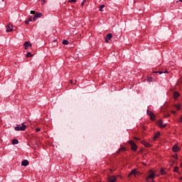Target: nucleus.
Segmentation results:
<instances>
[{
    "label": "nucleus",
    "instance_id": "nucleus-14",
    "mask_svg": "<svg viewBox=\"0 0 182 182\" xmlns=\"http://www.w3.org/2000/svg\"><path fill=\"white\" fill-rule=\"evenodd\" d=\"M159 137H160V132H157L156 134H154V140L159 139Z\"/></svg>",
    "mask_w": 182,
    "mask_h": 182
},
{
    "label": "nucleus",
    "instance_id": "nucleus-42",
    "mask_svg": "<svg viewBox=\"0 0 182 182\" xmlns=\"http://www.w3.org/2000/svg\"><path fill=\"white\" fill-rule=\"evenodd\" d=\"M181 167H182V163L181 164Z\"/></svg>",
    "mask_w": 182,
    "mask_h": 182
},
{
    "label": "nucleus",
    "instance_id": "nucleus-27",
    "mask_svg": "<svg viewBox=\"0 0 182 182\" xmlns=\"http://www.w3.org/2000/svg\"><path fill=\"white\" fill-rule=\"evenodd\" d=\"M28 22H32V16H30L28 20Z\"/></svg>",
    "mask_w": 182,
    "mask_h": 182
},
{
    "label": "nucleus",
    "instance_id": "nucleus-18",
    "mask_svg": "<svg viewBox=\"0 0 182 182\" xmlns=\"http://www.w3.org/2000/svg\"><path fill=\"white\" fill-rule=\"evenodd\" d=\"M155 73H159V75H162V73H168V72L167 70H166L165 72L156 71V72H155Z\"/></svg>",
    "mask_w": 182,
    "mask_h": 182
},
{
    "label": "nucleus",
    "instance_id": "nucleus-5",
    "mask_svg": "<svg viewBox=\"0 0 182 182\" xmlns=\"http://www.w3.org/2000/svg\"><path fill=\"white\" fill-rule=\"evenodd\" d=\"M146 113L147 114H149V116H150V119L151 120H154V114L153 113V112L148 109Z\"/></svg>",
    "mask_w": 182,
    "mask_h": 182
},
{
    "label": "nucleus",
    "instance_id": "nucleus-21",
    "mask_svg": "<svg viewBox=\"0 0 182 182\" xmlns=\"http://www.w3.org/2000/svg\"><path fill=\"white\" fill-rule=\"evenodd\" d=\"M175 107H176V109H177V110H180L181 109V105H175Z\"/></svg>",
    "mask_w": 182,
    "mask_h": 182
},
{
    "label": "nucleus",
    "instance_id": "nucleus-40",
    "mask_svg": "<svg viewBox=\"0 0 182 182\" xmlns=\"http://www.w3.org/2000/svg\"><path fill=\"white\" fill-rule=\"evenodd\" d=\"M70 83H73V80H70Z\"/></svg>",
    "mask_w": 182,
    "mask_h": 182
},
{
    "label": "nucleus",
    "instance_id": "nucleus-20",
    "mask_svg": "<svg viewBox=\"0 0 182 182\" xmlns=\"http://www.w3.org/2000/svg\"><path fill=\"white\" fill-rule=\"evenodd\" d=\"M160 173L161 174V176H164L166 174V171H164V169L161 168L160 170Z\"/></svg>",
    "mask_w": 182,
    "mask_h": 182
},
{
    "label": "nucleus",
    "instance_id": "nucleus-32",
    "mask_svg": "<svg viewBox=\"0 0 182 182\" xmlns=\"http://www.w3.org/2000/svg\"><path fill=\"white\" fill-rule=\"evenodd\" d=\"M31 14L32 15H35V11H31Z\"/></svg>",
    "mask_w": 182,
    "mask_h": 182
},
{
    "label": "nucleus",
    "instance_id": "nucleus-2",
    "mask_svg": "<svg viewBox=\"0 0 182 182\" xmlns=\"http://www.w3.org/2000/svg\"><path fill=\"white\" fill-rule=\"evenodd\" d=\"M129 144L131 146V149L133 150L134 151H136L137 150V145H136V143L133 141H129Z\"/></svg>",
    "mask_w": 182,
    "mask_h": 182
},
{
    "label": "nucleus",
    "instance_id": "nucleus-41",
    "mask_svg": "<svg viewBox=\"0 0 182 182\" xmlns=\"http://www.w3.org/2000/svg\"><path fill=\"white\" fill-rule=\"evenodd\" d=\"M136 139V140H139V138H135Z\"/></svg>",
    "mask_w": 182,
    "mask_h": 182
},
{
    "label": "nucleus",
    "instance_id": "nucleus-13",
    "mask_svg": "<svg viewBox=\"0 0 182 182\" xmlns=\"http://www.w3.org/2000/svg\"><path fill=\"white\" fill-rule=\"evenodd\" d=\"M130 176H136V169L132 170L129 174V177H130Z\"/></svg>",
    "mask_w": 182,
    "mask_h": 182
},
{
    "label": "nucleus",
    "instance_id": "nucleus-9",
    "mask_svg": "<svg viewBox=\"0 0 182 182\" xmlns=\"http://www.w3.org/2000/svg\"><path fill=\"white\" fill-rule=\"evenodd\" d=\"M112 33L107 34L105 37V42L109 43V41H110V38H112Z\"/></svg>",
    "mask_w": 182,
    "mask_h": 182
},
{
    "label": "nucleus",
    "instance_id": "nucleus-39",
    "mask_svg": "<svg viewBox=\"0 0 182 182\" xmlns=\"http://www.w3.org/2000/svg\"><path fill=\"white\" fill-rule=\"evenodd\" d=\"M168 116H170L169 114H167L165 116V117H168Z\"/></svg>",
    "mask_w": 182,
    "mask_h": 182
},
{
    "label": "nucleus",
    "instance_id": "nucleus-24",
    "mask_svg": "<svg viewBox=\"0 0 182 182\" xmlns=\"http://www.w3.org/2000/svg\"><path fill=\"white\" fill-rule=\"evenodd\" d=\"M99 8H100V12H102V11H103V10H102L103 8H105V5H100Z\"/></svg>",
    "mask_w": 182,
    "mask_h": 182
},
{
    "label": "nucleus",
    "instance_id": "nucleus-17",
    "mask_svg": "<svg viewBox=\"0 0 182 182\" xmlns=\"http://www.w3.org/2000/svg\"><path fill=\"white\" fill-rule=\"evenodd\" d=\"M36 18H41V16H42V13H37L35 14Z\"/></svg>",
    "mask_w": 182,
    "mask_h": 182
},
{
    "label": "nucleus",
    "instance_id": "nucleus-7",
    "mask_svg": "<svg viewBox=\"0 0 182 182\" xmlns=\"http://www.w3.org/2000/svg\"><path fill=\"white\" fill-rule=\"evenodd\" d=\"M173 151H174L175 153H177V151H180V147H178V146H177V144H175L173 148H172Z\"/></svg>",
    "mask_w": 182,
    "mask_h": 182
},
{
    "label": "nucleus",
    "instance_id": "nucleus-36",
    "mask_svg": "<svg viewBox=\"0 0 182 182\" xmlns=\"http://www.w3.org/2000/svg\"><path fill=\"white\" fill-rule=\"evenodd\" d=\"M174 159H178V156L177 155L173 156Z\"/></svg>",
    "mask_w": 182,
    "mask_h": 182
},
{
    "label": "nucleus",
    "instance_id": "nucleus-29",
    "mask_svg": "<svg viewBox=\"0 0 182 182\" xmlns=\"http://www.w3.org/2000/svg\"><path fill=\"white\" fill-rule=\"evenodd\" d=\"M68 2H73L75 4V2H76V0H69Z\"/></svg>",
    "mask_w": 182,
    "mask_h": 182
},
{
    "label": "nucleus",
    "instance_id": "nucleus-33",
    "mask_svg": "<svg viewBox=\"0 0 182 182\" xmlns=\"http://www.w3.org/2000/svg\"><path fill=\"white\" fill-rule=\"evenodd\" d=\"M25 23H26V25H28V24L29 23V21H28V20H26V21H25Z\"/></svg>",
    "mask_w": 182,
    "mask_h": 182
},
{
    "label": "nucleus",
    "instance_id": "nucleus-3",
    "mask_svg": "<svg viewBox=\"0 0 182 182\" xmlns=\"http://www.w3.org/2000/svg\"><path fill=\"white\" fill-rule=\"evenodd\" d=\"M155 176H156V174L154 173V172H153V171H149V175L146 178V181L149 182V179H150V178H154Z\"/></svg>",
    "mask_w": 182,
    "mask_h": 182
},
{
    "label": "nucleus",
    "instance_id": "nucleus-23",
    "mask_svg": "<svg viewBox=\"0 0 182 182\" xmlns=\"http://www.w3.org/2000/svg\"><path fill=\"white\" fill-rule=\"evenodd\" d=\"M33 55L31 53V52L27 53L26 58H32Z\"/></svg>",
    "mask_w": 182,
    "mask_h": 182
},
{
    "label": "nucleus",
    "instance_id": "nucleus-22",
    "mask_svg": "<svg viewBox=\"0 0 182 182\" xmlns=\"http://www.w3.org/2000/svg\"><path fill=\"white\" fill-rule=\"evenodd\" d=\"M63 45H69V41H67V40H64V41H63Z\"/></svg>",
    "mask_w": 182,
    "mask_h": 182
},
{
    "label": "nucleus",
    "instance_id": "nucleus-16",
    "mask_svg": "<svg viewBox=\"0 0 182 182\" xmlns=\"http://www.w3.org/2000/svg\"><path fill=\"white\" fill-rule=\"evenodd\" d=\"M120 151H126V149L124 147H122V148L119 149L118 151H117V154H119V153H120Z\"/></svg>",
    "mask_w": 182,
    "mask_h": 182
},
{
    "label": "nucleus",
    "instance_id": "nucleus-15",
    "mask_svg": "<svg viewBox=\"0 0 182 182\" xmlns=\"http://www.w3.org/2000/svg\"><path fill=\"white\" fill-rule=\"evenodd\" d=\"M142 144L145 146V147H150L151 144H149V142L142 141Z\"/></svg>",
    "mask_w": 182,
    "mask_h": 182
},
{
    "label": "nucleus",
    "instance_id": "nucleus-34",
    "mask_svg": "<svg viewBox=\"0 0 182 182\" xmlns=\"http://www.w3.org/2000/svg\"><path fill=\"white\" fill-rule=\"evenodd\" d=\"M36 131L38 132H41V128H37L36 129Z\"/></svg>",
    "mask_w": 182,
    "mask_h": 182
},
{
    "label": "nucleus",
    "instance_id": "nucleus-19",
    "mask_svg": "<svg viewBox=\"0 0 182 182\" xmlns=\"http://www.w3.org/2000/svg\"><path fill=\"white\" fill-rule=\"evenodd\" d=\"M18 143H19V141H18V139L12 140V144H18Z\"/></svg>",
    "mask_w": 182,
    "mask_h": 182
},
{
    "label": "nucleus",
    "instance_id": "nucleus-30",
    "mask_svg": "<svg viewBox=\"0 0 182 182\" xmlns=\"http://www.w3.org/2000/svg\"><path fill=\"white\" fill-rule=\"evenodd\" d=\"M36 19H38L37 17H36V16H34V17L33 18V21L35 22L36 21Z\"/></svg>",
    "mask_w": 182,
    "mask_h": 182
},
{
    "label": "nucleus",
    "instance_id": "nucleus-12",
    "mask_svg": "<svg viewBox=\"0 0 182 182\" xmlns=\"http://www.w3.org/2000/svg\"><path fill=\"white\" fill-rule=\"evenodd\" d=\"M178 97H180V93H178V92H175L173 93V98L177 99Z\"/></svg>",
    "mask_w": 182,
    "mask_h": 182
},
{
    "label": "nucleus",
    "instance_id": "nucleus-8",
    "mask_svg": "<svg viewBox=\"0 0 182 182\" xmlns=\"http://www.w3.org/2000/svg\"><path fill=\"white\" fill-rule=\"evenodd\" d=\"M108 182H116V176H109Z\"/></svg>",
    "mask_w": 182,
    "mask_h": 182
},
{
    "label": "nucleus",
    "instance_id": "nucleus-25",
    "mask_svg": "<svg viewBox=\"0 0 182 182\" xmlns=\"http://www.w3.org/2000/svg\"><path fill=\"white\" fill-rule=\"evenodd\" d=\"M173 171H174L175 173H178V167L176 166V167L174 168V169H173Z\"/></svg>",
    "mask_w": 182,
    "mask_h": 182
},
{
    "label": "nucleus",
    "instance_id": "nucleus-43",
    "mask_svg": "<svg viewBox=\"0 0 182 182\" xmlns=\"http://www.w3.org/2000/svg\"><path fill=\"white\" fill-rule=\"evenodd\" d=\"M181 180H182V176L181 177Z\"/></svg>",
    "mask_w": 182,
    "mask_h": 182
},
{
    "label": "nucleus",
    "instance_id": "nucleus-1",
    "mask_svg": "<svg viewBox=\"0 0 182 182\" xmlns=\"http://www.w3.org/2000/svg\"><path fill=\"white\" fill-rule=\"evenodd\" d=\"M26 129V125H25V123H23L21 124V126H17L15 127V130H16V132H19V131H25Z\"/></svg>",
    "mask_w": 182,
    "mask_h": 182
},
{
    "label": "nucleus",
    "instance_id": "nucleus-11",
    "mask_svg": "<svg viewBox=\"0 0 182 182\" xmlns=\"http://www.w3.org/2000/svg\"><path fill=\"white\" fill-rule=\"evenodd\" d=\"M25 49H28L29 46H32V44H31L29 42L26 41L24 43Z\"/></svg>",
    "mask_w": 182,
    "mask_h": 182
},
{
    "label": "nucleus",
    "instance_id": "nucleus-26",
    "mask_svg": "<svg viewBox=\"0 0 182 182\" xmlns=\"http://www.w3.org/2000/svg\"><path fill=\"white\" fill-rule=\"evenodd\" d=\"M147 81H148V82H153V77H149L147 78Z\"/></svg>",
    "mask_w": 182,
    "mask_h": 182
},
{
    "label": "nucleus",
    "instance_id": "nucleus-31",
    "mask_svg": "<svg viewBox=\"0 0 182 182\" xmlns=\"http://www.w3.org/2000/svg\"><path fill=\"white\" fill-rule=\"evenodd\" d=\"M42 5H45V2H46V0H42Z\"/></svg>",
    "mask_w": 182,
    "mask_h": 182
},
{
    "label": "nucleus",
    "instance_id": "nucleus-38",
    "mask_svg": "<svg viewBox=\"0 0 182 182\" xmlns=\"http://www.w3.org/2000/svg\"><path fill=\"white\" fill-rule=\"evenodd\" d=\"M177 3H178V2H182V0H179V1H176Z\"/></svg>",
    "mask_w": 182,
    "mask_h": 182
},
{
    "label": "nucleus",
    "instance_id": "nucleus-10",
    "mask_svg": "<svg viewBox=\"0 0 182 182\" xmlns=\"http://www.w3.org/2000/svg\"><path fill=\"white\" fill-rule=\"evenodd\" d=\"M29 164V161H28V160H23L21 162V166H24V167H26V166H28Z\"/></svg>",
    "mask_w": 182,
    "mask_h": 182
},
{
    "label": "nucleus",
    "instance_id": "nucleus-6",
    "mask_svg": "<svg viewBox=\"0 0 182 182\" xmlns=\"http://www.w3.org/2000/svg\"><path fill=\"white\" fill-rule=\"evenodd\" d=\"M12 31H14V28H12V25L11 24L7 25L6 32H12Z\"/></svg>",
    "mask_w": 182,
    "mask_h": 182
},
{
    "label": "nucleus",
    "instance_id": "nucleus-37",
    "mask_svg": "<svg viewBox=\"0 0 182 182\" xmlns=\"http://www.w3.org/2000/svg\"><path fill=\"white\" fill-rule=\"evenodd\" d=\"M173 114H176V111H172Z\"/></svg>",
    "mask_w": 182,
    "mask_h": 182
},
{
    "label": "nucleus",
    "instance_id": "nucleus-28",
    "mask_svg": "<svg viewBox=\"0 0 182 182\" xmlns=\"http://www.w3.org/2000/svg\"><path fill=\"white\" fill-rule=\"evenodd\" d=\"M85 3H86V0H84V1L82 2V4H81L82 6H83Z\"/></svg>",
    "mask_w": 182,
    "mask_h": 182
},
{
    "label": "nucleus",
    "instance_id": "nucleus-4",
    "mask_svg": "<svg viewBox=\"0 0 182 182\" xmlns=\"http://www.w3.org/2000/svg\"><path fill=\"white\" fill-rule=\"evenodd\" d=\"M156 123H157V125L159 126V127H161V129H164V127H166V126H167L166 124H163V120H161V119L158 121Z\"/></svg>",
    "mask_w": 182,
    "mask_h": 182
},
{
    "label": "nucleus",
    "instance_id": "nucleus-35",
    "mask_svg": "<svg viewBox=\"0 0 182 182\" xmlns=\"http://www.w3.org/2000/svg\"><path fill=\"white\" fill-rule=\"evenodd\" d=\"M181 122H182V117H181V118H180L178 122H179V123H181Z\"/></svg>",
    "mask_w": 182,
    "mask_h": 182
}]
</instances>
